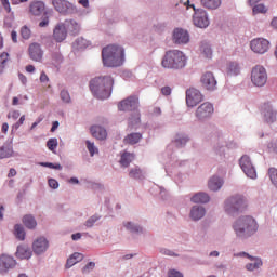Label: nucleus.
<instances>
[{"label":"nucleus","instance_id":"62","mask_svg":"<svg viewBox=\"0 0 277 277\" xmlns=\"http://www.w3.org/2000/svg\"><path fill=\"white\" fill-rule=\"evenodd\" d=\"M42 120H43V118H42V117H39V118L37 119V121H35V123H32L30 130L32 131Z\"/></svg>","mask_w":277,"mask_h":277},{"label":"nucleus","instance_id":"45","mask_svg":"<svg viewBox=\"0 0 277 277\" xmlns=\"http://www.w3.org/2000/svg\"><path fill=\"white\" fill-rule=\"evenodd\" d=\"M47 147L54 153L55 148L57 147V138H49Z\"/></svg>","mask_w":277,"mask_h":277},{"label":"nucleus","instance_id":"53","mask_svg":"<svg viewBox=\"0 0 277 277\" xmlns=\"http://www.w3.org/2000/svg\"><path fill=\"white\" fill-rule=\"evenodd\" d=\"M160 253L169 256H177L173 251L168 250V249H160Z\"/></svg>","mask_w":277,"mask_h":277},{"label":"nucleus","instance_id":"3","mask_svg":"<svg viewBox=\"0 0 277 277\" xmlns=\"http://www.w3.org/2000/svg\"><path fill=\"white\" fill-rule=\"evenodd\" d=\"M233 227L236 235L240 238H248L259 229L258 222L252 216H241L235 222Z\"/></svg>","mask_w":277,"mask_h":277},{"label":"nucleus","instance_id":"31","mask_svg":"<svg viewBox=\"0 0 277 277\" xmlns=\"http://www.w3.org/2000/svg\"><path fill=\"white\" fill-rule=\"evenodd\" d=\"M83 260V254L76 252L74 253L66 263V268L69 269V267H74V265L80 261Z\"/></svg>","mask_w":277,"mask_h":277},{"label":"nucleus","instance_id":"8","mask_svg":"<svg viewBox=\"0 0 277 277\" xmlns=\"http://www.w3.org/2000/svg\"><path fill=\"white\" fill-rule=\"evenodd\" d=\"M251 82L254 87L263 88L267 83V69L263 65H255L251 70Z\"/></svg>","mask_w":277,"mask_h":277},{"label":"nucleus","instance_id":"46","mask_svg":"<svg viewBox=\"0 0 277 277\" xmlns=\"http://www.w3.org/2000/svg\"><path fill=\"white\" fill-rule=\"evenodd\" d=\"M126 228L130 229V232L140 233L142 232V227L137 225H133L131 222L126 223Z\"/></svg>","mask_w":277,"mask_h":277},{"label":"nucleus","instance_id":"43","mask_svg":"<svg viewBox=\"0 0 277 277\" xmlns=\"http://www.w3.org/2000/svg\"><path fill=\"white\" fill-rule=\"evenodd\" d=\"M87 147L90 151V155L93 157L95 154H98L97 147H95L94 143H91V141H87Z\"/></svg>","mask_w":277,"mask_h":277},{"label":"nucleus","instance_id":"12","mask_svg":"<svg viewBox=\"0 0 277 277\" xmlns=\"http://www.w3.org/2000/svg\"><path fill=\"white\" fill-rule=\"evenodd\" d=\"M202 100L203 96L198 89L189 88L186 90V105L188 107H196Z\"/></svg>","mask_w":277,"mask_h":277},{"label":"nucleus","instance_id":"48","mask_svg":"<svg viewBox=\"0 0 277 277\" xmlns=\"http://www.w3.org/2000/svg\"><path fill=\"white\" fill-rule=\"evenodd\" d=\"M61 98L64 103H69L70 102V95L67 90H62L61 92Z\"/></svg>","mask_w":277,"mask_h":277},{"label":"nucleus","instance_id":"63","mask_svg":"<svg viewBox=\"0 0 277 277\" xmlns=\"http://www.w3.org/2000/svg\"><path fill=\"white\" fill-rule=\"evenodd\" d=\"M271 27L277 30V17H274L271 22Z\"/></svg>","mask_w":277,"mask_h":277},{"label":"nucleus","instance_id":"33","mask_svg":"<svg viewBox=\"0 0 277 277\" xmlns=\"http://www.w3.org/2000/svg\"><path fill=\"white\" fill-rule=\"evenodd\" d=\"M12 156H13V147H11V145H2V147H0V160L10 158Z\"/></svg>","mask_w":277,"mask_h":277},{"label":"nucleus","instance_id":"23","mask_svg":"<svg viewBox=\"0 0 277 277\" xmlns=\"http://www.w3.org/2000/svg\"><path fill=\"white\" fill-rule=\"evenodd\" d=\"M91 133H92L93 137L101 140V141L106 140V137H107V132H106L105 128H101V126H92Z\"/></svg>","mask_w":277,"mask_h":277},{"label":"nucleus","instance_id":"25","mask_svg":"<svg viewBox=\"0 0 277 277\" xmlns=\"http://www.w3.org/2000/svg\"><path fill=\"white\" fill-rule=\"evenodd\" d=\"M206 215V209L203 207L194 206L190 210V217L194 221H199Z\"/></svg>","mask_w":277,"mask_h":277},{"label":"nucleus","instance_id":"18","mask_svg":"<svg viewBox=\"0 0 277 277\" xmlns=\"http://www.w3.org/2000/svg\"><path fill=\"white\" fill-rule=\"evenodd\" d=\"M16 261L10 255H1L0 256V267L2 268L3 274L8 272V269H12L15 267Z\"/></svg>","mask_w":277,"mask_h":277},{"label":"nucleus","instance_id":"64","mask_svg":"<svg viewBox=\"0 0 277 277\" xmlns=\"http://www.w3.org/2000/svg\"><path fill=\"white\" fill-rule=\"evenodd\" d=\"M8 129H9L8 123H2V128H1L2 133L6 134Z\"/></svg>","mask_w":277,"mask_h":277},{"label":"nucleus","instance_id":"49","mask_svg":"<svg viewBox=\"0 0 277 277\" xmlns=\"http://www.w3.org/2000/svg\"><path fill=\"white\" fill-rule=\"evenodd\" d=\"M94 267H95V263H94V262L88 263V264L82 268V274H89V272H92V269H94Z\"/></svg>","mask_w":277,"mask_h":277},{"label":"nucleus","instance_id":"34","mask_svg":"<svg viewBox=\"0 0 277 277\" xmlns=\"http://www.w3.org/2000/svg\"><path fill=\"white\" fill-rule=\"evenodd\" d=\"M240 74V66L238 63H229L227 65V75L228 76H238Z\"/></svg>","mask_w":277,"mask_h":277},{"label":"nucleus","instance_id":"50","mask_svg":"<svg viewBox=\"0 0 277 277\" xmlns=\"http://www.w3.org/2000/svg\"><path fill=\"white\" fill-rule=\"evenodd\" d=\"M98 220H100L98 216L93 215V216H91V217L85 222V226H87V227H92Z\"/></svg>","mask_w":277,"mask_h":277},{"label":"nucleus","instance_id":"5","mask_svg":"<svg viewBox=\"0 0 277 277\" xmlns=\"http://www.w3.org/2000/svg\"><path fill=\"white\" fill-rule=\"evenodd\" d=\"M140 105V100L137 96H128V98L119 102L118 108L121 111H134L132 117H130V127H134L141 122V114L137 110Z\"/></svg>","mask_w":277,"mask_h":277},{"label":"nucleus","instance_id":"26","mask_svg":"<svg viewBox=\"0 0 277 277\" xmlns=\"http://www.w3.org/2000/svg\"><path fill=\"white\" fill-rule=\"evenodd\" d=\"M64 27L66 30H68L74 36L78 35V32L80 31V25L74 19L66 21L64 24Z\"/></svg>","mask_w":277,"mask_h":277},{"label":"nucleus","instance_id":"36","mask_svg":"<svg viewBox=\"0 0 277 277\" xmlns=\"http://www.w3.org/2000/svg\"><path fill=\"white\" fill-rule=\"evenodd\" d=\"M16 255L21 259H29L31 256V252L27 248L19 246L17 247Z\"/></svg>","mask_w":277,"mask_h":277},{"label":"nucleus","instance_id":"44","mask_svg":"<svg viewBox=\"0 0 277 277\" xmlns=\"http://www.w3.org/2000/svg\"><path fill=\"white\" fill-rule=\"evenodd\" d=\"M129 175L132 179H141L142 177V170L138 169V168H134V169L130 170Z\"/></svg>","mask_w":277,"mask_h":277},{"label":"nucleus","instance_id":"61","mask_svg":"<svg viewBox=\"0 0 277 277\" xmlns=\"http://www.w3.org/2000/svg\"><path fill=\"white\" fill-rule=\"evenodd\" d=\"M11 39H12L13 43H17V34L15 30H12Z\"/></svg>","mask_w":277,"mask_h":277},{"label":"nucleus","instance_id":"47","mask_svg":"<svg viewBox=\"0 0 277 277\" xmlns=\"http://www.w3.org/2000/svg\"><path fill=\"white\" fill-rule=\"evenodd\" d=\"M21 116V113L19 110H11L9 114H8V119H13V120H17Z\"/></svg>","mask_w":277,"mask_h":277},{"label":"nucleus","instance_id":"29","mask_svg":"<svg viewBox=\"0 0 277 277\" xmlns=\"http://www.w3.org/2000/svg\"><path fill=\"white\" fill-rule=\"evenodd\" d=\"M134 159V154L123 153V155H121V160H119V164H121L123 168H128Z\"/></svg>","mask_w":277,"mask_h":277},{"label":"nucleus","instance_id":"54","mask_svg":"<svg viewBox=\"0 0 277 277\" xmlns=\"http://www.w3.org/2000/svg\"><path fill=\"white\" fill-rule=\"evenodd\" d=\"M25 119H26V116H25V115H22V116L19 117L18 121H16L14 128H15V129H18L21 126H23Z\"/></svg>","mask_w":277,"mask_h":277},{"label":"nucleus","instance_id":"6","mask_svg":"<svg viewBox=\"0 0 277 277\" xmlns=\"http://www.w3.org/2000/svg\"><path fill=\"white\" fill-rule=\"evenodd\" d=\"M183 6L186 10L193 9V11L195 12L194 16H193V24L195 27L200 28V29H207L210 26L209 14L206 10H203V9L196 10L195 5L190 4L189 0L184 2Z\"/></svg>","mask_w":277,"mask_h":277},{"label":"nucleus","instance_id":"9","mask_svg":"<svg viewBox=\"0 0 277 277\" xmlns=\"http://www.w3.org/2000/svg\"><path fill=\"white\" fill-rule=\"evenodd\" d=\"M54 9L62 15H72L77 13V8L66 0H53Z\"/></svg>","mask_w":277,"mask_h":277},{"label":"nucleus","instance_id":"35","mask_svg":"<svg viewBox=\"0 0 277 277\" xmlns=\"http://www.w3.org/2000/svg\"><path fill=\"white\" fill-rule=\"evenodd\" d=\"M23 223L29 229H34L37 226V222H36L35 217L31 215H25L23 217Z\"/></svg>","mask_w":277,"mask_h":277},{"label":"nucleus","instance_id":"22","mask_svg":"<svg viewBox=\"0 0 277 277\" xmlns=\"http://www.w3.org/2000/svg\"><path fill=\"white\" fill-rule=\"evenodd\" d=\"M203 9L209 11H216L222 6V0H200Z\"/></svg>","mask_w":277,"mask_h":277},{"label":"nucleus","instance_id":"7","mask_svg":"<svg viewBox=\"0 0 277 277\" xmlns=\"http://www.w3.org/2000/svg\"><path fill=\"white\" fill-rule=\"evenodd\" d=\"M248 208V200L242 195H237L228 198L225 201V211L229 214L242 212Z\"/></svg>","mask_w":277,"mask_h":277},{"label":"nucleus","instance_id":"42","mask_svg":"<svg viewBox=\"0 0 277 277\" xmlns=\"http://www.w3.org/2000/svg\"><path fill=\"white\" fill-rule=\"evenodd\" d=\"M21 36H22V38L24 39V40H29L30 39V37H31V30H30V28L28 27V26H23L22 28H21Z\"/></svg>","mask_w":277,"mask_h":277},{"label":"nucleus","instance_id":"13","mask_svg":"<svg viewBox=\"0 0 277 277\" xmlns=\"http://www.w3.org/2000/svg\"><path fill=\"white\" fill-rule=\"evenodd\" d=\"M214 114V106L210 102L200 104L196 109V118L198 120H205L210 118Z\"/></svg>","mask_w":277,"mask_h":277},{"label":"nucleus","instance_id":"16","mask_svg":"<svg viewBox=\"0 0 277 277\" xmlns=\"http://www.w3.org/2000/svg\"><path fill=\"white\" fill-rule=\"evenodd\" d=\"M29 57L31 61L40 63L43 57V51L39 43H31L29 45Z\"/></svg>","mask_w":277,"mask_h":277},{"label":"nucleus","instance_id":"17","mask_svg":"<svg viewBox=\"0 0 277 277\" xmlns=\"http://www.w3.org/2000/svg\"><path fill=\"white\" fill-rule=\"evenodd\" d=\"M49 248V241L44 237H40L32 243V250L36 254H41Z\"/></svg>","mask_w":277,"mask_h":277},{"label":"nucleus","instance_id":"40","mask_svg":"<svg viewBox=\"0 0 277 277\" xmlns=\"http://www.w3.org/2000/svg\"><path fill=\"white\" fill-rule=\"evenodd\" d=\"M252 12H253V15L266 14L267 8H265L263 4H256L253 6Z\"/></svg>","mask_w":277,"mask_h":277},{"label":"nucleus","instance_id":"2","mask_svg":"<svg viewBox=\"0 0 277 277\" xmlns=\"http://www.w3.org/2000/svg\"><path fill=\"white\" fill-rule=\"evenodd\" d=\"M102 57L106 67H120L124 63V50L120 45L110 44L103 49Z\"/></svg>","mask_w":277,"mask_h":277},{"label":"nucleus","instance_id":"19","mask_svg":"<svg viewBox=\"0 0 277 277\" xmlns=\"http://www.w3.org/2000/svg\"><path fill=\"white\" fill-rule=\"evenodd\" d=\"M262 114L264 116V120L267 123H274L276 120V110L269 104H264L262 108Z\"/></svg>","mask_w":277,"mask_h":277},{"label":"nucleus","instance_id":"37","mask_svg":"<svg viewBox=\"0 0 277 277\" xmlns=\"http://www.w3.org/2000/svg\"><path fill=\"white\" fill-rule=\"evenodd\" d=\"M14 235L17 239L19 240H24L25 239V236H26V233L24 230V227L19 224H16L14 226Z\"/></svg>","mask_w":277,"mask_h":277},{"label":"nucleus","instance_id":"55","mask_svg":"<svg viewBox=\"0 0 277 277\" xmlns=\"http://www.w3.org/2000/svg\"><path fill=\"white\" fill-rule=\"evenodd\" d=\"M43 167L55 169V170H62L61 164H53V163H42Z\"/></svg>","mask_w":277,"mask_h":277},{"label":"nucleus","instance_id":"51","mask_svg":"<svg viewBox=\"0 0 277 277\" xmlns=\"http://www.w3.org/2000/svg\"><path fill=\"white\" fill-rule=\"evenodd\" d=\"M168 277H184V276L179 271L171 269L168 272Z\"/></svg>","mask_w":277,"mask_h":277},{"label":"nucleus","instance_id":"21","mask_svg":"<svg viewBox=\"0 0 277 277\" xmlns=\"http://www.w3.org/2000/svg\"><path fill=\"white\" fill-rule=\"evenodd\" d=\"M67 36V30L65 28L64 24H60L55 27L54 32H53V38L57 43L63 42L66 39Z\"/></svg>","mask_w":277,"mask_h":277},{"label":"nucleus","instance_id":"14","mask_svg":"<svg viewBox=\"0 0 277 277\" xmlns=\"http://www.w3.org/2000/svg\"><path fill=\"white\" fill-rule=\"evenodd\" d=\"M201 84L202 88L208 91H214L217 85V80L215 79V76L211 71H207L201 76Z\"/></svg>","mask_w":277,"mask_h":277},{"label":"nucleus","instance_id":"10","mask_svg":"<svg viewBox=\"0 0 277 277\" xmlns=\"http://www.w3.org/2000/svg\"><path fill=\"white\" fill-rule=\"evenodd\" d=\"M250 48L255 54L263 55L269 51V40L265 38H255L251 40Z\"/></svg>","mask_w":277,"mask_h":277},{"label":"nucleus","instance_id":"15","mask_svg":"<svg viewBox=\"0 0 277 277\" xmlns=\"http://www.w3.org/2000/svg\"><path fill=\"white\" fill-rule=\"evenodd\" d=\"M173 41L176 44H187L189 42V34L187 30L182 28H175L173 30Z\"/></svg>","mask_w":277,"mask_h":277},{"label":"nucleus","instance_id":"28","mask_svg":"<svg viewBox=\"0 0 277 277\" xmlns=\"http://www.w3.org/2000/svg\"><path fill=\"white\" fill-rule=\"evenodd\" d=\"M194 203H207L210 201V196L206 193H198L190 198Z\"/></svg>","mask_w":277,"mask_h":277},{"label":"nucleus","instance_id":"56","mask_svg":"<svg viewBox=\"0 0 277 277\" xmlns=\"http://www.w3.org/2000/svg\"><path fill=\"white\" fill-rule=\"evenodd\" d=\"M0 1H1L2 5H3V9H4L8 13H10V12H11V6H10L9 0H0Z\"/></svg>","mask_w":277,"mask_h":277},{"label":"nucleus","instance_id":"1","mask_svg":"<svg viewBox=\"0 0 277 277\" xmlns=\"http://www.w3.org/2000/svg\"><path fill=\"white\" fill-rule=\"evenodd\" d=\"M114 78L111 76L95 77L90 82V89L98 100H107L111 95Z\"/></svg>","mask_w":277,"mask_h":277},{"label":"nucleus","instance_id":"60","mask_svg":"<svg viewBox=\"0 0 277 277\" xmlns=\"http://www.w3.org/2000/svg\"><path fill=\"white\" fill-rule=\"evenodd\" d=\"M78 3L84 9H89V0H78Z\"/></svg>","mask_w":277,"mask_h":277},{"label":"nucleus","instance_id":"38","mask_svg":"<svg viewBox=\"0 0 277 277\" xmlns=\"http://www.w3.org/2000/svg\"><path fill=\"white\" fill-rule=\"evenodd\" d=\"M188 141V136H184V134H176L174 143L176 147H183Z\"/></svg>","mask_w":277,"mask_h":277},{"label":"nucleus","instance_id":"20","mask_svg":"<svg viewBox=\"0 0 277 277\" xmlns=\"http://www.w3.org/2000/svg\"><path fill=\"white\" fill-rule=\"evenodd\" d=\"M45 5L42 1H34L29 5V13L32 16L39 17L44 13Z\"/></svg>","mask_w":277,"mask_h":277},{"label":"nucleus","instance_id":"11","mask_svg":"<svg viewBox=\"0 0 277 277\" xmlns=\"http://www.w3.org/2000/svg\"><path fill=\"white\" fill-rule=\"evenodd\" d=\"M239 166H240L241 170L243 171V173L248 177H250L252 180H255L258 177L256 170H255L250 157H248V156L241 157L239 160Z\"/></svg>","mask_w":277,"mask_h":277},{"label":"nucleus","instance_id":"39","mask_svg":"<svg viewBox=\"0 0 277 277\" xmlns=\"http://www.w3.org/2000/svg\"><path fill=\"white\" fill-rule=\"evenodd\" d=\"M263 262L262 260H255L254 263H249L246 265V268L248 269V272H254V269H259V267H262Z\"/></svg>","mask_w":277,"mask_h":277},{"label":"nucleus","instance_id":"57","mask_svg":"<svg viewBox=\"0 0 277 277\" xmlns=\"http://www.w3.org/2000/svg\"><path fill=\"white\" fill-rule=\"evenodd\" d=\"M49 186L53 189H56V188H58V182L54 179H50L49 180Z\"/></svg>","mask_w":277,"mask_h":277},{"label":"nucleus","instance_id":"4","mask_svg":"<svg viewBox=\"0 0 277 277\" xmlns=\"http://www.w3.org/2000/svg\"><path fill=\"white\" fill-rule=\"evenodd\" d=\"M161 66L167 69H182L186 66V56L180 50H171L166 53Z\"/></svg>","mask_w":277,"mask_h":277},{"label":"nucleus","instance_id":"41","mask_svg":"<svg viewBox=\"0 0 277 277\" xmlns=\"http://www.w3.org/2000/svg\"><path fill=\"white\" fill-rule=\"evenodd\" d=\"M268 175H269L271 182L277 188V169L276 168H271L268 170Z\"/></svg>","mask_w":277,"mask_h":277},{"label":"nucleus","instance_id":"27","mask_svg":"<svg viewBox=\"0 0 277 277\" xmlns=\"http://www.w3.org/2000/svg\"><path fill=\"white\" fill-rule=\"evenodd\" d=\"M199 51L205 58H212L213 50L208 42H201Z\"/></svg>","mask_w":277,"mask_h":277},{"label":"nucleus","instance_id":"24","mask_svg":"<svg viewBox=\"0 0 277 277\" xmlns=\"http://www.w3.org/2000/svg\"><path fill=\"white\" fill-rule=\"evenodd\" d=\"M224 181L217 176H213L208 182V187L212 192H217L223 187Z\"/></svg>","mask_w":277,"mask_h":277},{"label":"nucleus","instance_id":"59","mask_svg":"<svg viewBox=\"0 0 277 277\" xmlns=\"http://www.w3.org/2000/svg\"><path fill=\"white\" fill-rule=\"evenodd\" d=\"M40 82H42V83L49 82V77L47 76V74L44 71H42L40 75Z\"/></svg>","mask_w":277,"mask_h":277},{"label":"nucleus","instance_id":"58","mask_svg":"<svg viewBox=\"0 0 277 277\" xmlns=\"http://www.w3.org/2000/svg\"><path fill=\"white\" fill-rule=\"evenodd\" d=\"M48 26H49V17L45 16V17L40 22L39 27H40V28H45V27H48Z\"/></svg>","mask_w":277,"mask_h":277},{"label":"nucleus","instance_id":"32","mask_svg":"<svg viewBox=\"0 0 277 277\" xmlns=\"http://www.w3.org/2000/svg\"><path fill=\"white\" fill-rule=\"evenodd\" d=\"M10 63V55L8 52L0 53V75L4 72L5 67Z\"/></svg>","mask_w":277,"mask_h":277},{"label":"nucleus","instance_id":"30","mask_svg":"<svg viewBox=\"0 0 277 277\" xmlns=\"http://www.w3.org/2000/svg\"><path fill=\"white\" fill-rule=\"evenodd\" d=\"M142 140V134L140 132H132V134H128L126 138H123V142L126 144L134 145L137 144Z\"/></svg>","mask_w":277,"mask_h":277},{"label":"nucleus","instance_id":"52","mask_svg":"<svg viewBox=\"0 0 277 277\" xmlns=\"http://www.w3.org/2000/svg\"><path fill=\"white\" fill-rule=\"evenodd\" d=\"M172 89L170 87H162L161 88V94L164 96L171 95Z\"/></svg>","mask_w":277,"mask_h":277}]
</instances>
